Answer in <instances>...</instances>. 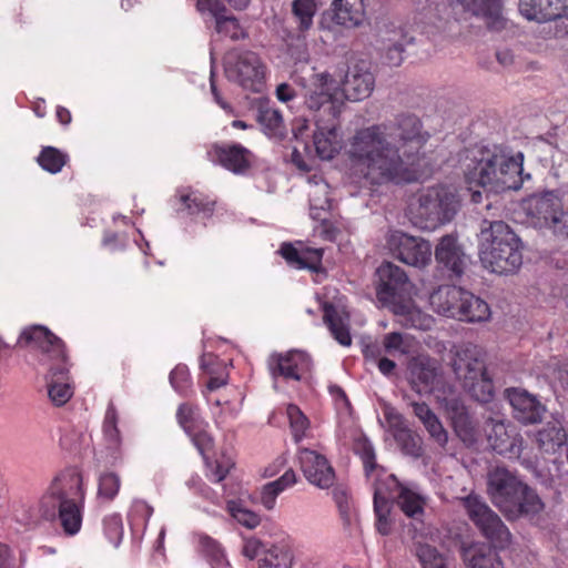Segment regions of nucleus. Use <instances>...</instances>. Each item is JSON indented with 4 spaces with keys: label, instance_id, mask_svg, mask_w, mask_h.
I'll return each mask as SVG.
<instances>
[{
    "label": "nucleus",
    "instance_id": "obj_13",
    "mask_svg": "<svg viewBox=\"0 0 568 568\" xmlns=\"http://www.w3.org/2000/svg\"><path fill=\"white\" fill-rule=\"evenodd\" d=\"M462 505L485 538L501 548L509 542L510 532L507 526L480 496L470 494L462 498Z\"/></svg>",
    "mask_w": 568,
    "mask_h": 568
},
{
    "label": "nucleus",
    "instance_id": "obj_30",
    "mask_svg": "<svg viewBox=\"0 0 568 568\" xmlns=\"http://www.w3.org/2000/svg\"><path fill=\"white\" fill-rule=\"evenodd\" d=\"M293 559V542L284 538L265 548L258 559V568H292Z\"/></svg>",
    "mask_w": 568,
    "mask_h": 568
},
{
    "label": "nucleus",
    "instance_id": "obj_43",
    "mask_svg": "<svg viewBox=\"0 0 568 568\" xmlns=\"http://www.w3.org/2000/svg\"><path fill=\"white\" fill-rule=\"evenodd\" d=\"M37 161L44 171L55 174L67 164L68 155L57 148L44 146Z\"/></svg>",
    "mask_w": 568,
    "mask_h": 568
},
{
    "label": "nucleus",
    "instance_id": "obj_49",
    "mask_svg": "<svg viewBox=\"0 0 568 568\" xmlns=\"http://www.w3.org/2000/svg\"><path fill=\"white\" fill-rule=\"evenodd\" d=\"M400 450L408 456L412 457H420L423 454L422 439L419 436L415 435L408 427L396 433L393 436Z\"/></svg>",
    "mask_w": 568,
    "mask_h": 568
},
{
    "label": "nucleus",
    "instance_id": "obj_48",
    "mask_svg": "<svg viewBox=\"0 0 568 568\" xmlns=\"http://www.w3.org/2000/svg\"><path fill=\"white\" fill-rule=\"evenodd\" d=\"M416 556L423 568H448L446 557L430 545L418 544Z\"/></svg>",
    "mask_w": 568,
    "mask_h": 568
},
{
    "label": "nucleus",
    "instance_id": "obj_7",
    "mask_svg": "<svg viewBox=\"0 0 568 568\" xmlns=\"http://www.w3.org/2000/svg\"><path fill=\"white\" fill-rule=\"evenodd\" d=\"M453 354L452 367L463 387L476 400L489 402L494 395V384L486 372L481 347L463 343L455 346Z\"/></svg>",
    "mask_w": 568,
    "mask_h": 568
},
{
    "label": "nucleus",
    "instance_id": "obj_34",
    "mask_svg": "<svg viewBox=\"0 0 568 568\" xmlns=\"http://www.w3.org/2000/svg\"><path fill=\"white\" fill-rule=\"evenodd\" d=\"M460 295L462 298L457 307L458 315H456V320L480 323L490 318V308L484 300L465 290H462Z\"/></svg>",
    "mask_w": 568,
    "mask_h": 568
},
{
    "label": "nucleus",
    "instance_id": "obj_18",
    "mask_svg": "<svg viewBox=\"0 0 568 568\" xmlns=\"http://www.w3.org/2000/svg\"><path fill=\"white\" fill-rule=\"evenodd\" d=\"M342 85L343 99L361 101L368 98L375 85V78L371 72L369 63L365 60L351 63Z\"/></svg>",
    "mask_w": 568,
    "mask_h": 568
},
{
    "label": "nucleus",
    "instance_id": "obj_47",
    "mask_svg": "<svg viewBox=\"0 0 568 568\" xmlns=\"http://www.w3.org/2000/svg\"><path fill=\"white\" fill-rule=\"evenodd\" d=\"M354 452L361 457L367 478H372L378 469L372 443L366 437H359L354 443Z\"/></svg>",
    "mask_w": 568,
    "mask_h": 568
},
{
    "label": "nucleus",
    "instance_id": "obj_24",
    "mask_svg": "<svg viewBox=\"0 0 568 568\" xmlns=\"http://www.w3.org/2000/svg\"><path fill=\"white\" fill-rule=\"evenodd\" d=\"M272 372L274 376H282L286 381H301L311 371V357L302 351H290L272 357Z\"/></svg>",
    "mask_w": 568,
    "mask_h": 568
},
{
    "label": "nucleus",
    "instance_id": "obj_11",
    "mask_svg": "<svg viewBox=\"0 0 568 568\" xmlns=\"http://www.w3.org/2000/svg\"><path fill=\"white\" fill-rule=\"evenodd\" d=\"M314 125L315 129L312 131V135H310L308 120H296L292 128L295 139L301 140L308 148V139L312 138V144L318 158L322 160L333 159L343 146L338 118L317 116L314 119Z\"/></svg>",
    "mask_w": 568,
    "mask_h": 568
},
{
    "label": "nucleus",
    "instance_id": "obj_45",
    "mask_svg": "<svg viewBox=\"0 0 568 568\" xmlns=\"http://www.w3.org/2000/svg\"><path fill=\"white\" fill-rule=\"evenodd\" d=\"M239 395L241 396L240 403H242L244 396L241 393H239ZM240 409L241 404L235 405L229 399L223 402L221 399H216L215 408L212 412L215 425L219 428L226 427L230 422L237 417Z\"/></svg>",
    "mask_w": 568,
    "mask_h": 568
},
{
    "label": "nucleus",
    "instance_id": "obj_1",
    "mask_svg": "<svg viewBox=\"0 0 568 568\" xmlns=\"http://www.w3.org/2000/svg\"><path fill=\"white\" fill-rule=\"evenodd\" d=\"M429 136L412 113L356 130L347 144L352 179L361 186L373 187L427 176L430 169L420 150Z\"/></svg>",
    "mask_w": 568,
    "mask_h": 568
},
{
    "label": "nucleus",
    "instance_id": "obj_12",
    "mask_svg": "<svg viewBox=\"0 0 568 568\" xmlns=\"http://www.w3.org/2000/svg\"><path fill=\"white\" fill-rule=\"evenodd\" d=\"M224 70L227 80L244 90L261 92L264 87L266 67L255 52L242 51L227 54Z\"/></svg>",
    "mask_w": 568,
    "mask_h": 568
},
{
    "label": "nucleus",
    "instance_id": "obj_23",
    "mask_svg": "<svg viewBox=\"0 0 568 568\" xmlns=\"http://www.w3.org/2000/svg\"><path fill=\"white\" fill-rule=\"evenodd\" d=\"M505 395L513 407L514 418L521 424H535L545 414V406L525 389L507 388Z\"/></svg>",
    "mask_w": 568,
    "mask_h": 568
},
{
    "label": "nucleus",
    "instance_id": "obj_27",
    "mask_svg": "<svg viewBox=\"0 0 568 568\" xmlns=\"http://www.w3.org/2000/svg\"><path fill=\"white\" fill-rule=\"evenodd\" d=\"M69 379L67 357L50 366V374L48 376V395L52 404L55 406L64 405L72 397L73 387Z\"/></svg>",
    "mask_w": 568,
    "mask_h": 568
},
{
    "label": "nucleus",
    "instance_id": "obj_25",
    "mask_svg": "<svg viewBox=\"0 0 568 568\" xmlns=\"http://www.w3.org/2000/svg\"><path fill=\"white\" fill-rule=\"evenodd\" d=\"M176 200L179 201L176 211L179 213H185L195 221L205 222L214 213L215 201L197 190H179Z\"/></svg>",
    "mask_w": 568,
    "mask_h": 568
},
{
    "label": "nucleus",
    "instance_id": "obj_2",
    "mask_svg": "<svg viewBox=\"0 0 568 568\" xmlns=\"http://www.w3.org/2000/svg\"><path fill=\"white\" fill-rule=\"evenodd\" d=\"M84 495L81 474L74 468H67L53 478L37 503H21L14 509V517L22 525L30 526L58 516L63 531L74 536L82 525Z\"/></svg>",
    "mask_w": 568,
    "mask_h": 568
},
{
    "label": "nucleus",
    "instance_id": "obj_6",
    "mask_svg": "<svg viewBox=\"0 0 568 568\" xmlns=\"http://www.w3.org/2000/svg\"><path fill=\"white\" fill-rule=\"evenodd\" d=\"M487 491L493 504L510 520L534 518L545 508L536 490L504 467L488 473Z\"/></svg>",
    "mask_w": 568,
    "mask_h": 568
},
{
    "label": "nucleus",
    "instance_id": "obj_62",
    "mask_svg": "<svg viewBox=\"0 0 568 568\" xmlns=\"http://www.w3.org/2000/svg\"><path fill=\"white\" fill-rule=\"evenodd\" d=\"M383 415L393 436L408 427L403 415L389 404L383 405Z\"/></svg>",
    "mask_w": 568,
    "mask_h": 568
},
{
    "label": "nucleus",
    "instance_id": "obj_41",
    "mask_svg": "<svg viewBox=\"0 0 568 568\" xmlns=\"http://www.w3.org/2000/svg\"><path fill=\"white\" fill-rule=\"evenodd\" d=\"M122 480L113 470H104L98 477L97 499L100 503H111L118 496Z\"/></svg>",
    "mask_w": 568,
    "mask_h": 568
},
{
    "label": "nucleus",
    "instance_id": "obj_32",
    "mask_svg": "<svg viewBox=\"0 0 568 568\" xmlns=\"http://www.w3.org/2000/svg\"><path fill=\"white\" fill-rule=\"evenodd\" d=\"M280 252L287 263L296 268L316 270L323 258L322 248L308 246L295 247L288 243H284Z\"/></svg>",
    "mask_w": 568,
    "mask_h": 568
},
{
    "label": "nucleus",
    "instance_id": "obj_19",
    "mask_svg": "<svg viewBox=\"0 0 568 568\" xmlns=\"http://www.w3.org/2000/svg\"><path fill=\"white\" fill-rule=\"evenodd\" d=\"M435 258L450 278H459L469 263V257L464 252L463 246L458 243L457 237L452 234L439 240L435 248Z\"/></svg>",
    "mask_w": 568,
    "mask_h": 568
},
{
    "label": "nucleus",
    "instance_id": "obj_44",
    "mask_svg": "<svg viewBox=\"0 0 568 568\" xmlns=\"http://www.w3.org/2000/svg\"><path fill=\"white\" fill-rule=\"evenodd\" d=\"M286 415L290 422L291 432L295 443H300L307 437L310 430V420L298 406L290 404L286 407Z\"/></svg>",
    "mask_w": 568,
    "mask_h": 568
},
{
    "label": "nucleus",
    "instance_id": "obj_20",
    "mask_svg": "<svg viewBox=\"0 0 568 568\" xmlns=\"http://www.w3.org/2000/svg\"><path fill=\"white\" fill-rule=\"evenodd\" d=\"M18 343L22 347L40 349L55 362L63 361L67 357L63 342L41 325L23 329Z\"/></svg>",
    "mask_w": 568,
    "mask_h": 568
},
{
    "label": "nucleus",
    "instance_id": "obj_10",
    "mask_svg": "<svg viewBox=\"0 0 568 568\" xmlns=\"http://www.w3.org/2000/svg\"><path fill=\"white\" fill-rule=\"evenodd\" d=\"M528 215L554 236L568 241V195L560 191L532 194L525 202Z\"/></svg>",
    "mask_w": 568,
    "mask_h": 568
},
{
    "label": "nucleus",
    "instance_id": "obj_3",
    "mask_svg": "<svg viewBox=\"0 0 568 568\" xmlns=\"http://www.w3.org/2000/svg\"><path fill=\"white\" fill-rule=\"evenodd\" d=\"M524 154H511L499 145L475 146L467 151L465 159V180L470 192V200L480 203L483 192L501 193L519 190L524 182Z\"/></svg>",
    "mask_w": 568,
    "mask_h": 568
},
{
    "label": "nucleus",
    "instance_id": "obj_38",
    "mask_svg": "<svg viewBox=\"0 0 568 568\" xmlns=\"http://www.w3.org/2000/svg\"><path fill=\"white\" fill-rule=\"evenodd\" d=\"M400 510L409 518L420 520L426 506V497L416 489L404 486L396 496Z\"/></svg>",
    "mask_w": 568,
    "mask_h": 568
},
{
    "label": "nucleus",
    "instance_id": "obj_31",
    "mask_svg": "<svg viewBox=\"0 0 568 568\" xmlns=\"http://www.w3.org/2000/svg\"><path fill=\"white\" fill-rule=\"evenodd\" d=\"M462 287L455 285H443L429 296V304L433 310L446 317L456 318L458 304L462 298Z\"/></svg>",
    "mask_w": 568,
    "mask_h": 568
},
{
    "label": "nucleus",
    "instance_id": "obj_52",
    "mask_svg": "<svg viewBox=\"0 0 568 568\" xmlns=\"http://www.w3.org/2000/svg\"><path fill=\"white\" fill-rule=\"evenodd\" d=\"M227 511L239 524L246 528H256L261 523L260 516L245 508L240 501L230 500L227 503Z\"/></svg>",
    "mask_w": 568,
    "mask_h": 568
},
{
    "label": "nucleus",
    "instance_id": "obj_56",
    "mask_svg": "<svg viewBox=\"0 0 568 568\" xmlns=\"http://www.w3.org/2000/svg\"><path fill=\"white\" fill-rule=\"evenodd\" d=\"M217 361V357L213 354H204L201 358V367L202 369L210 375L206 387L207 390L213 392L217 388L224 386L227 382L226 375L220 374L214 375L215 371L212 368L214 363Z\"/></svg>",
    "mask_w": 568,
    "mask_h": 568
},
{
    "label": "nucleus",
    "instance_id": "obj_8",
    "mask_svg": "<svg viewBox=\"0 0 568 568\" xmlns=\"http://www.w3.org/2000/svg\"><path fill=\"white\" fill-rule=\"evenodd\" d=\"M409 207L416 225L435 230L453 220L458 210V199L449 186L436 185L420 189Z\"/></svg>",
    "mask_w": 568,
    "mask_h": 568
},
{
    "label": "nucleus",
    "instance_id": "obj_58",
    "mask_svg": "<svg viewBox=\"0 0 568 568\" xmlns=\"http://www.w3.org/2000/svg\"><path fill=\"white\" fill-rule=\"evenodd\" d=\"M172 387L181 395H186L191 387L189 368L185 365H178L170 374Z\"/></svg>",
    "mask_w": 568,
    "mask_h": 568
},
{
    "label": "nucleus",
    "instance_id": "obj_4",
    "mask_svg": "<svg viewBox=\"0 0 568 568\" xmlns=\"http://www.w3.org/2000/svg\"><path fill=\"white\" fill-rule=\"evenodd\" d=\"M377 298L402 325L423 331L432 327L433 317L415 305L410 296L412 284L400 267L385 262L377 268Z\"/></svg>",
    "mask_w": 568,
    "mask_h": 568
},
{
    "label": "nucleus",
    "instance_id": "obj_59",
    "mask_svg": "<svg viewBox=\"0 0 568 568\" xmlns=\"http://www.w3.org/2000/svg\"><path fill=\"white\" fill-rule=\"evenodd\" d=\"M390 508V505H374V513L376 517L375 527L376 530L383 536L389 535L393 529Z\"/></svg>",
    "mask_w": 568,
    "mask_h": 568
},
{
    "label": "nucleus",
    "instance_id": "obj_64",
    "mask_svg": "<svg viewBox=\"0 0 568 568\" xmlns=\"http://www.w3.org/2000/svg\"><path fill=\"white\" fill-rule=\"evenodd\" d=\"M428 432L430 438L435 440L440 447H445L448 442V434L443 427L437 416H434L429 420L423 424Z\"/></svg>",
    "mask_w": 568,
    "mask_h": 568
},
{
    "label": "nucleus",
    "instance_id": "obj_39",
    "mask_svg": "<svg viewBox=\"0 0 568 568\" xmlns=\"http://www.w3.org/2000/svg\"><path fill=\"white\" fill-rule=\"evenodd\" d=\"M310 215L312 219H322L331 209L329 185L324 181H315L308 191Z\"/></svg>",
    "mask_w": 568,
    "mask_h": 568
},
{
    "label": "nucleus",
    "instance_id": "obj_35",
    "mask_svg": "<svg viewBox=\"0 0 568 568\" xmlns=\"http://www.w3.org/2000/svg\"><path fill=\"white\" fill-rule=\"evenodd\" d=\"M324 323L327 325L333 337L343 346L352 344L349 334V316L344 310H339L333 304L326 303L323 307Z\"/></svg>",
    "mask_w": 568,
    "mask_h": 568
},
{
    "label": "nucleus",
    "instance_id": "obj_53",
    "mask_svg": "<svg viewBox=\"0 0 568 568\" xmlns=\"http://www.w3.org/2000/svg\"><path fill=\"white\" fill-rule=\"evenodd\" d=\"M215 30L219 34L237 40L244 37V31L239 21L233 16L222 13L215 19Z\"/></svg>",
    "mask_w": 568,
    "mask_h": 568
},
{
    "label": "nucleus",
    "instance_id": "obj_63",
    "mask_svg": "<svg viewBox=\"0 0 568 568\" xmlns=\"http://www.w3.org/2000/svg\"><path fill=\"white\" fill-rule=\"evenodd\" d=\"M334 499L343 520L349 524L355 517V511L349 496L343 489H335Z\"/></svg>",
    "mask_w": 568,
    "mask_h": 568
},
{
    "label": "nucleus",
    "instance_id": "obj_5",
    "mask_svg": "<svg viewBox=\"0 0 568 568\" xmlns=\"http://www.w3.org/2000/svg\"><path fill=\"white\" fill-rule=\"evenodd\" d=\"M483 267L498 275L516 273L523 264V243L504 221L483 220L478 234Z\"/></svg>",
    "mask_w": 568,
    "mask_h": 568
},
{
    "label": "nucleus",
    "instance_id": "obj_17",
    "mask_svg": "<svg viewBox=\"0 0 568 568\" xmlns=\"http://www.w3.org/2000/svg\"><path fill=\"white\" fill-rule=\"evenodd\" d=\"M301 469L307 481L321 489H327L335 481V471L327 458L316 450L298 448Z\"/></svg>",
    "mask_w": 568,
    "mask_h": 568
},
{
    "label": "nucleus",
    "instance_id": "obj_28",
    "mask_svg": "<svg viewBox=\"0 0 568 568\" xmlns=\"http://www.w3.org/2000/svg\"><path fill=\"white\" fill-rule=\"evenodd\" d=\"M453 7H460L474 16L483 17L489 28L499 29L501 20V0H447Z\"/></svg>",
    "mask_w": 568,
    "mask_h": 568
},
{
    "label": "nucleus",
    "instance_id": "obj_16",
    "mask_svg": "<svg viewBox=\"0 0 568 568\" xmlns=\"http://www.w3.org/2000/svg\"><path fill=\"white\" fill-rule=\"evenodd\" d=\"M485 433L494 452L508 458L519 457L523 437L516 432L515 426L506 425L500 419L488 418L485 423Z\"/></svg>",
    "mask_w": 568,
    "mask_h": 568
},
{
    "label": "nucleus",
    "instance_id": "obj_51",
    "mask_svg": "<svg viewBox=\"0 0 568 568\" xmlns=\"http://www.w3.org/2000/svg\"><path fill=\"white\" fill-rule=\"evenodd\" d=\"M287 52L297 63H306L310 59V52L306 41V33L298 32L297 36L290 33L286 38Z\"/></svg>",
    "mask_w": 568,
    "mask_h": 568
},
{
    "label": "nucleus",
    "instance_id": "obj_33",
    "mask_svg": "<svg viewBox=\"0 0 568 568\" xmlns=\"http://www.w3.org/2000/svg\"><path fill=\"white\" fill-rule=\"evenodd\" d=\"M332 11L335 23L345 28L359 27L365 19L363 0H334Z\"/></svg>",
    "mask_w": 568,
    "mask_h": 568
},
{
    "label": "nucleus",
    "instance_id": "obj_54",
    "mask_svg": "<svg viewBox=\"0 0 568 568\" xmlns=\"http://www.w3.org/2000/svg\"><path fill=\"white\" fill-rule=\"evenodd\" d=\"M103 530L109 541L118 547L123 537V521L120 514H111L103 519Z\"/></svg>",
    "mask_w": 568,
    "mask_h": 568
},
{
    "label": "nucleus",
    "instance_id": "obj_36",
    "mask_svg": "<svg viewBox=\"0 0 568 568\" xmlns=\"http://www.w3.org/2000/svg\"><path fill=\"white\" fill-rule=\"evenodd\" d=\"M374 486V505H390L402 486L396 477L392 474H386L384 470L377 469L372 478Z\"/></svg>",
    "mask_w": 568,
    "mask_h": 568
},
{
    "label": "nucleus",
    "instance_id": "obj_60",
    "mask_svg": "<svg viewBox=\"0 0 568 568\" xmlns=\"http://www.w3.org/2000/svg\"><path fill=\"white\" fill-rule=\"evenodd\" d=\"M203 458L207 468L206 476L214 483L222 481L227 476L231 467L233 466L230 460H210L206 456Z\"/></svg>",
    "mask_w": 568,
    "mask_h": 568
},
{
    "label": "nucleus",
    "instance_id": "obj_15",
    "mask_svg": "<svg viewBox=\"0 0 568 568\" xmlns=\"http://www.w3.org/2000/svg\"><path fill=\"white\" fill-rule=\"evenodd\" d=\"M176 419L200 454L205 457L206 453L213 449L214 438L209 432V423L200 415L199 408L189 403L181 404Z\"/></svg>",
    "mask_w": 568,
    "mask_h": 568
},
{
    "label": "nucleus",
    "instance_id": "obj_22",
    "mask_svg": "<svg viewBox=\"0 0 568 568\" xmlns=\"http://www.w3.org/2000/svg\"><path fill=\"white\" fill-rule=\"evenodd\" d=\"M446 412L452 422L456 435L466 445H473L481 437V427L477 418L469 414L467 408L458 399L446 403Z\"/></svg>",
    "mask_w": 568,
    "mask_h": 568
},
{
    "label": "nucleus",
    "instance_id": "obj_9",
    "mask_svg": "<svg viewBox=\"0 0 568 568\" xmlns=\"http://www.w3.org/2000/svg\"><path fill=\"white\" fill-rule=\"evenodd\" d=\"M294 82L300 85L304 92V104L314 112V119L317 116L338 118L343 108V94L335 79L328 72H312L307 77L294 72Z\"/></svg>",
    "mask_w": 568,
    "mask_h": 568
},
{
    "label": "nucleus",
    "instance_id": "obj_61",
    "mask_svg": "<svg viewBox=\"0 0 568 568\" xmlns=\"http://www.w3.org/2000/svg\"><path fill=\"white\" fill-rule=\"evenodd\" d=\"M186 486L194 494L203 497L204 499L211 501L212 504L219 503L217 494L211 487H209L199 475H192L187 479Z\"/></svg>",
    "mask_w": 568,
    "mask_h": 568
},
{
    "label": "nucleus",
    "instance_id": "obj_26",
    "mask_svg": "<svg viewBox=\"0 0 568 568\" xmlns=\"http://www.w3.org/2000/svg\"><path fill=\"white\" fill-rule=\"evenodd\" d=\"M534 442L544 454L556 455L567 450L568 435L558 419L544 424L534 433Z\"/></svg>",
    "mask_w": 568,
    "mask_h": 568
},
{
    "label": "nucleus",
    "instance_id": "obj_57",
    "mask_svg": "<svg viewBox=\"0 0 568 568\" xmlns=\"http://www.w3.org/2000/svg\"><path fill=\"white\" fill-rule=\"evenodd\" d=\"M26 554L22 550L11 549L6 544H0V568H23Z\"/></svg>",
    "mask_w": 568,
    "mask_h": 568
},
{
    "label": "nucleus",
    "instance_id": "obj_29",
    "mask_svg": "<svg viewBox=\"0 0 568 568\" xmlns=\"http://www.w3.org/2000/svg\"><path fill=\"white\" fill-rule=\"evenodd\" d=\"M215 160L234 173H243L251 165V152L241 144H225L214 150Z\"/></svg>",
    "mask_w": 568,
    "mask_h": 568
},
{
    "label": "nucleus",
    "instance_id": "obj_42",
    "mask_svg": "<svg viewBox=\"0 0 568 568\" xmlns=\"http://www.w3.org/2000/svg\"><path fill=\"white\" fill-rule=\"evenodd\" d=\"M257 121L262 125L264 132L270 135L282 134L284 129V120L280 110L267 104L258 108Z\"/></svg>",
    "mask_w": 568,
    "mask_h": 568
},
{
    "label": "nucleus",
    "instance_id": "obj_40",
    "mask_svg": "<svg viewBox=\"0 0 568 568\" xmlns=\"http://www.w3.org/2000/svg\"><path fill=\"white\" fill-rule=\"evenodd\" d=\"M316 11L315 0H293L292 16L298 32L306 33L313 27V18Z\"/></svg>",
    "mask_w": 568,
    "mask_h": 568
},
{
    "label": "nucleus",
    "instance_id": "obj_46",
    "mask_svg": "<svg viewBox=\"0 0 568 568\" xmlns=\"http://www.w3.org/2000/svg\"><path fill=\"white\" fill-rule=\"evenodd\" d=\"M385 352L390 356L407 355L413 351V339L402 333H388L383 338Z\"/></svg>",
    "mask_w": 568,
    "mask_h": 568
},
{
    "label": "nucleus",
    "instance_id": "obj_37",
    "mask_svg": "<svg viewBox=\"0 0 568 568\" xmlns=\"http://www.w3.org/2000/svg\"><path fill=\"white\" fill-rule=\"evenodd\" d=\"M468 568H504L497 551L489 545H474L464 550Z\"/></svg>",
    "mask_w": 568,
    "mask_h": 568
},
{
    "label": "nucleus",
    "instance_id": "obj_14",
    "mask_svg": "<svg viewBox=\"0 0 568 568\" xmlns=\"http://www.w3.org/2000/svg\"><path fill=\"white\" fill-rule=\"evenodd\" d=\"M388 248L394 257L415 267H424L432 260V245L422 237L394 231L387 239Z\"/></svg>",
    "mask_w": 568,
    "mask_h": 568
},
{
    "label": "nucleus",
    "instance_id": "obj_55",
    "mask_svg": "<svg viewBox=\"0 0 568 568\" xmlns=\"http://www.w3.org/2000/svg\"><path fill=\"white\" fill-rule=\"evenodd\" d=\"M412 383L418 387V392L426 390L433 385L435 372L423 363H416L410 368Z\"/></svg>",
    "mask_w": 568,
    "mask_h": 568
},
{
    "label": "nucleus",
    "instance_id": "obj_50",
    "mask_svg": "<svg viewBox=\"0 0 568 568\" xmlns=\"http://www.w3.org/2000/svg\"><path fill=\"white\" fill-rule=\"evenodd\" d=\"M153 514V508L144 500H134L128 514L132 529H144Z\"/></svg>",
    "mask_w": 568,
    "mask_h": 568
},
{
    "label": "nucleus",
    "instance_id": "obj_21",
    "mask_svg": "<svg viewBox=\"0 0 568 568\" xmlns=\"http://www.w3.org/2000/svg\"><path fill=\"white\" fill-rule=\"evenodd\" d=\"M119 415L112 402L109 403L102 424L104 458L110 466H120L124 462L121 432L118 427Z\"/></svg>",
    "mask_w": 568,
    "mask_h": 568
}]
</instances>
